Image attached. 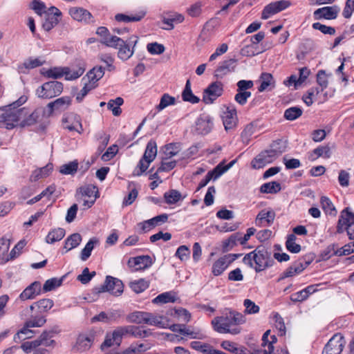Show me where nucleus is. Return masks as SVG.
<instances>
[{
	"label": "nucleus",
	"instance_id": "20e7f679",
	"mask_svg": "<svg viewBox=\"0 0 354 354\" xmlns=\"http://www.w3.org/2000/svg\"><path fill=\"white\" fill-rule=\"evenodd\" d=\"M157 156V145L153 140H150L146 147L144 155L140 160L137 167L133 171L134 176H141L149 167Z\"/></svg>",
	"mask_w": 354,
	"mask_h": 354
},
{
	"label": "nucleus",
	"instance_id": "c85d7f7f",
	"mask_svg": "<svg viewBox=\"0 0 354 354\" xmlns=\"http://www.w3.org/2000/svg\"><path fill=\"white\" fill-rule=\"evenodd\" d=\"M45 60L42 57H29L19 66L21 73H26V70H30L42 66Z\"/></svg>",
	"mask_w": 354,
	"mask_h": 354
},
{
	"label": "nucleus",
	"instance_id": "cd10ccee",
	"mask_svg": "<svg viewBox=\"0 0 354 354\" xmlns=\"http://www.w3.org/2000/svg\"><path fill=\"white\" fill-rule=\"evenodd\" d=\"M68 71V67H52L50 68H42L41 74L47 78L59 79L65 76Z\"/></svg>",
	"mask_w": 354,
	"mask_h": 354
},
{
	"label": "nucleus",
	"instance_id": "bf43d9fd",
	"mask_svg": "<svg viewBox=\"0 0 354 354\" xmlns=\"http://www.w3.org/2000/svg\"><path fill=\"white\" fill-rule=\"evenodd\" d=\"M53 301L50 299H42L37 301V312L39 313L48 311L53 306Z\"/></svg>",
	"mask_w": 354,
	"mask_h": 354
},
{
	"label": "nucleus",
	"instance_id": "a18cd8bd",
	"mask_svg": "<svg viewBox=\"0 0 354 354\" xmlns=\"http://www.w3.org/2000/svg\"><path fill=\"white\" fill-rule=\"evenodd\" d=\"M176 297L174 293L171 292H166L158 295L155 297L152 302L153 304H167L169 302H175Z\"/></svg>",
	"mask_w": 354,
	"mask_h": 354
},
{
	"label": "nucleus",
	"instance_id": "6ab92c4d",
	"mask_svg": "<svg viewBox=\"0 0 354 354\" xmlns=\"http://www.w3.org/2000/svg\"><path fill=\"white\" fill-rule=\"evenodd\" d=\"M222 119L225 131H228L234 129L238 121L236 109L227 107L223 112Z\"/></svg>",
	"mask_w": 354,
	"mask_h": 354
},
{
	"label": "nucleus",
	"instance_id": "a878e982",
	"mask_svg": "<svg viewBox=\"0 0 354 354\" xmlns=\"http://www.w3.org/2000/svg\"><path fill=\"white\" fill-rule=\"evenodd\" d=\"M44 111L41 109H35L31 114H28L22 118L20 122L21 127L31 126L41 120Z\"/></svg>",
	"mask_w": 354,
	"mask_h": 354
},
{
	"label": "nucleus",
	"instance_id": "dca6fc26",
	"mask_svg": "<svg viewBox=\"0 0 354 354\" xmlns=\"http://www.w3.org/2000/svg\"><path fill=\"white\" fill-rule=\"evenodd\" d=\"M62 15V12L56 7H50L48 12L46 14V19L43 23V28L46 31H49L53 28L59 23V17Z\"/></svg>",
	"mask_w": 354,
	"mask_h": 354
},
{
	"label": "nucleus",
	"instance_id": "bb28decb",
	"mask_svg": "<svg viewBox=\"0 0 354 354\" xmlns=\"http://www.w3.org/2000/svg\"><path fill=\"white\" fill-rule=\"evenodd\" d=\"M93 340V335L81 334L77 337L75 348L80 352L86 351L90 348Z\"/></svg>",
	"mask_w": 354,
	"mask_h": 354
},
{
	"label": "nucleus",
	"instance_id": "4be33fe9",
	"mask_svg": "<svg viewBox=\"0 0 354 354\" xmlns=\"http://www.w3.org/2000/svg\"><path fill=\"white\" fill-rule=\"evenodd\" d=\"M236 65L235 59H230L223 62L215 71V76L222 78L225 75L234 71Z\"/></svg>",
	"mask_w": 354,
	"mask_h": 354
},
{
	"label": "nucleus",
	"instance_id": "ddd939ff",
	"mask_svg": "<svg viewBox=\"0 0 354 354\" xmlns=\"http://www.w3.org/2000/svg\"><path fill=\"white\" fill-rule=\"evenodd\" d=\"M311 260H306L304 258L299 259L294 262L288 268H287L282 274L279 279L291 277L303 272L305 268L310 263Z\"/></svg>",
	"mask_w": 354,
	"mask_h": 354
},
{
	"label": "nucleus",
	"instance_id": "aec40b11",
	"mask_svg": "<svg viewBox=\"0 0 354 354\" xmlns=\"http://www.w3.org/2000/svg\"><path fill=\"white\" fill-rule=\"evenodd\" d=\"M69 14L76 21L90 23L93 21L92 15L86 9L78 7L70 8Z\"/></svg>",
	"mask_w": 354,
	"mask_h": 354
},
{
	"label": "nucleus",
	"instance_id": "f8f14e48",
	"mask_svg": "<svg viewBox=\"0 0 354 354\" xmlns=\"http://www.w3.org/2000/svg\"><path fill=\"white\" fill-rule=\"evenodd\" d=\"M53 342L54 341L50 339L49 333L44 332L38 339L22 344L21 348L26 353H30L32 349L36 348L39 346H49L53 343Z\"/></svg>",
	"mask_w": 354,
	"mask_h": 354
},
{
	"label": "nucleus",
	"instance_id": "13d9d810",
	"mask_svg": "<svg viewBox=\"0 0 354 354\" xmlns=\"http://www.w3.org/2000/svg\"><path fill=\"white\" fill-rule=\"evenodd\" d=\"M78 168V162L77 160H74L68 162V164H64L61 166L59 171L60 173L65 175H73L76 173Z\"/></svg>",
	"mask_w": 354,
	"mask_h": 354
},
{
	"label": "nucleus",
	"instance_id": "5701e85b",
	"mask_svg": "<svg viewBox=\"0 0 354 354\" xmlns=\"http://www.w3.org/2000/svg\"><path fill=\"white\" fill-rule=\"evenodd\" d=\"M232 257L229 256H223L216 260L212 268V272L214 276L221 275L232 263Z\"/></svg>",
	"mask_w": 354,
	"mask_h": 354
},
{
	"label": "nucleus",
	"instance_id": "f257e3e1",
	"mask_svg": "<svg viewBox=\"0 0 354 354\" xmlns=\"http://www.w3.org/2000/svg\"><path fill=\"white\" fill-rule=\"evenodd\" d=\"M245 322L243 315L236 311H230L225 315L215 317L212 321L214 329L220 333H230L237 335L241 333V328L239 326Z\"/></svg>",
	"mask_w": 354,
	"mask_h": 354
},
{
	"label": "nucleus",
	"instance_id": "052dcab7",
	"mask_svg": "<svg viewBox=\"0 0 354 354\" xmlns=\"http://www.w3.org/2000/svg\"><path fill=\"white\" fill-rule=\"evenodd\" d=\"M30 327L27 326V322H26L25 326L22 329H21L14 337L15 341L24 340L26 339H28L32 337V330L30 329Z\"/></svg>",
	"mask_w": 354,
	"mask_h": 354
},
{
	"label": "nucleus",
	"instance_id": "338daca9",
	"mask_svg": "<svg viewBox=\"0 0 354 354\" xmlns=\"http://www.w3.org/2000/svg\"><path fill=\"white\" fill-rule=\"evenodd\" d=\"M225 172V171H224L223 162H222L216 165L212 170L209 171L207 174L209 176L211 180H216Z\"/></svg>",
	"mask_w": 354,
	"mask_h": 354
},
{
	"label": "nucleus",
	"instance_id": "f3484780",
	"mask_svg": "<svg viewBox=\"0 0 354 354\" xmlns=\"http://www.w3.org/2000/svg\"><path fill=\"white\" fill-rule=\"evenodd\" d=\"M212 127V118L208 115L203 114L196 121L195 130L199 134L205 135L210 132Z\"/></svg>",
	"mask_w": 354,
	"mask_h": 354
},
{
	"label": "nucleus",
	"instance_id": "1a4fd4ad",
	"mask_svg": "<svg viewBox=\"0 0 354 354\" xmlns=\"http://www.w3.org/2000/svg\"><path fill=\"white\" fill-rule=\"evenodd\" d=\"M345 344L344 337L340 334L334 335L325 346L322 354H340Z\"/></svg>",
	"mask_w": 354,
	"mask_h": 354
},
{
	"label": "nucleus",
	"instance_id": "3c124183",
	"mask_svg": "<svg viewBox=\"0 0 354 354\" xmlns=\"http://www.w3.org/2000/svg\"><path fill=\"white\" fill-rule=\"evenodd\" d=\"M286 146L284 141L281 140H277L274 141L271 145L269 150L274 153L275 156L278 158L282 153L286 151Z\"/></svg>",
	"mask_w": 354,
	"mask_h": 354
},
{
	"label": "nucleus",
	"instance_id": "2eb2a0df",
	"mask_svg": "<svg viewBox=\"0 0 354 354\" xmlns=\"http://www.w3.org/2000/svg\"><path fill=\"white\" fill-rule=\"evenodd\" d=\"M290 5V2L286 0H281L271 3L266 6L262 12V19H267L271 15L283 10Z\"/></svg>",
	"mask_w": 354,
	"mask_h": 354
},
{
	"label": "nucleus",
	"instance_id": "412c9836",
	"mask_svg": "<svg viewBox=\"0 0 354 354\" xmlns=\"http://www.w3.org/2000/svg\"><path fill=\"white\" fill-rule=\"evenodd\" d=\"M275 213L273 210L263 209L257 214L255 223L257 226H269L274 222Z\"/></svg>",
	"mask_w": 354,
	"mask_h": 354
},
{
	"label": "nucleus",
	"instance_id": "09e8293b",
	"mask_svg": "<svg viewBox=\"0 0 354 354\" xmlns=\"http://www.w3.org/2000/svg\"><path fill=\"white\" fill-rule=\"evenodd\" d=\"M296 236L294 234L288 236L286 246L288 251L292 253H298L301 251V245L295 243Z\"/></svg>",
	"mask_w": 354,
	"mask_h": 354
},
{
	"label": "nucleus",
	"instance_id": "423d86ee",
	"mask_svg": "<svg viewBox=\"0 0 354 354\" xmlns=\"http://www.w3.org/2000/svg\"><path fill=\"white\" fill-rule=\"evenodd\" d=\"M127 334L136 338H145L151 335V331L136 326H120L114 330V337L118 342L122 341V337Z\"/></svg>",
	"mask_w": 354,
	"mask_h": 354
},
{
	"label": "nucleus",
	"instance_id": "72a5a7b5",
	"mask_svg": "<svg viewBox=\"0 0 354 354\" xmlns=\"http://www.w3.org/2000/svg\"><path fill=\"white\" fill-rule=\"evenodd\" d=\"M65 236V230L63 228L58 227L50 230L46 237V242L53 244L55 242L59 241Z\"/></svg>",
	"mask_w": 354,
	"mask_h": 354
},
{
	"label": "nucleus",
	"instance_id": "49530a36",
	"mask_svg": "<svg viewBox=\"0 0 354 354\" xmlns=\"http://www.w3.org/2000/svg\"><path fill=\"white\" fill-rule=\"evenodd\" d=\"M97 243H98V240L96 238H92L88 241L81 252V259L82 261H86L88 259L94 248L95 244Z\"/></svg>",
	"mask_w": 354,
	"mask_h": 354
},
{
	"label": "nucleus",
	"instance_id": "864d4df0",
	"mask_svg": "<svg viewBox=\"0 0 354 354\" xmlns=\"http://www.w3.org/2000/svg\"><path fill=\"white\" fill-rule=\"evenodd\" d=\"M176 103V98L170 96L167 93H165L162 95L159 104L156 109L158 111H160L167 107L169 105H174Z\"/></svg>",
	"mask_w": 354,
	"mask_h": 354
},
{
	"label": "nucleus",
	"instance_id": "b1692460",
	"mask_svg": "<svg viewBox=\"0 0 354 354\" xmlns=\"http://www.w3.org/2000/svg\"><path fill=\"white\" fill-rule=\"evenodd\" d=\"M147 12L144 9H141L137 11L135 14L125 15V14H117L115 16V19L117 21L121 22H137L141 21L146 15Z\"/></svg>",
	"mask_w": 354,
	"mask_h": 354
},
{
	"label": "nucleus",
	"instance_id": "c03bdc74",
	"mask_svg": "<svg viewBox=\"0 0 354 354\" xmlns=\"http://www.w3.org/2000/svg\"><path fill=\"white\" fill-rule=\"evenodd\" d=\"M101 43L109 47L117 48L118 46H122L124 44V40L120 37L109 34L106 37L101 40Z\"/></svg>",
	"mask_w": 354,
	"mask_h": 354
},
{
	"label": "nucleus",
	"instance_id": "7c9ffc66",
	"mask_svg": "<svg viewBox=\"0 0 354 354\" xmlns=\"http://www.w3.org/2000/svg\"><path fill=\"white\" fill-rule=\"evenodd\" d=\"M133 263L135 270H145L150 267L152 264L151 259L149 256H139L129 261V263Z\"/></svg>",
	"mask_w": 354,
	"mask_h": 354
},
{
	"label": "nucleus",
	"instance_id": "e2e57ef3",
	"mask_svg": "<svg viewBox=\"0 0 354 354\" xmlns=\"http://www.w3.org/2000/svg\"><path fill=\"white\" fill-rule=\"evenodd\" d=\"M237 234H232L227 239L225 240L223 242V250L224 252H227L232 250L234 246L237 245V240H238Z\"/></svg>",
	"mask_w": 354,
	"mask_h": 354
},
{
	"label": "nucleus",
	"instance_id": "6e6d98bb",
	"mask_svg": "<svg viewBox=\"0 0 354 354\" xmlns=\"http://www.w3.org/2000/svg\"><path fill=\"white\" fill-rule=\"evenodd\" d=\"M129 286L136 293H140L149 287V283L145 279H140L131 281L129 283Z\"/></svg>",
	"mask_w": 354,
	"mask_h": 354
},
{
	"label": "nucleus",
	"instance_id": "774afa93",
	"mask_svg": "<svg viewBox=\"0 0 354 354\" xmlns=\"http://www.w3.org/2000/svg\"><path fill=\"white\" fill-rule=\"evenodd\" d=\"M149 346L144 344H140L138 346H131L129 348L126 349L122 354H141L144 351L148 350Z\"/></svg>",
	"mask_w": 354,
	"mask_h": 354
},
{
	"label": "nucleus",
	"instance_id": "0e129e2a",
	"mask_svg": "<svg viewBox=\"0 0 354 354\" xmlns=\"http://www.w3.org/2000/svg\"><path fill=\"white\" fill-rule=\"evenodd\" d=\"M80 192L83 196L90 198L94 197L95 199H96L98 193L97 187L93 185H88L81 187Z\"/></svg>",
	"mask_w": 354,
	"mask_h": 354
},
{
	"label": "nucleus",
	"instance_id": "8fccbe9b",
	"mask_svg": "<svg viewBox=\"0 0 354 354\" xmlns=\"http://www.w3.org/2000/svg\"><path fill=\"white\" fill-rule=\"evenodd\" d=\"M261 85L259 87V91L263 92L268 89L270 86H274L273 77L270 73H262L261 76Z\"/></svg>",
	"mask_w": 354,
	"mask_h": 354
},
{
	"label": "nucleus",
	"instance_id": "f03ea898",
	"mask_svg": "<svg viewBox=\"0 0 354 354\" xmlns=\"http://www.w3.org/2000/svg\"><path fill=\"white\" fill-rule=\"evenodd\" d=\"M28 100L26 95H21L17 100L6 106L5 111L0 115V128L12 129L21 122L28 113L26 108L18 109Z\"/></svg>",
	"mask_w": 354,
	"mask_h": 354
},
{
	"label": "nucleus",
	"instance_id": "a19ab883",
	"mask_svg": "<svg viewBox=\"0 0 354 354\" xmlns=\"http://www.w3.org/2000/svg\"><path fill=\"white\" fill-rule=\"evenodd\" d=\"M180 149V145L179 143H169L165 146L164 156L166 157V159H170L177 155Z\"/></svg>",
	"mask_w": 354,
	"mask_h": 354
},
{
	"label": "nucleus",
	"instance_id": "4468645a",
	"mask_svg": "<svg viewBox=\"0 0 354 354\" xmlns=\"http://www.w3.org/2000/svg\"><path fill=\"white\" fill-rule=\"evenodd\" d=\"M340 9L337 6H326L317 9L313 15L315 19H325L328 20L337 18Z\"/></svg>",
	"mask_w": 354,
	"mask_h": 354
},
{
	"label": "nucleus",
	"instance_id": "603ef678",
	"mask_svg": "<svg viewBox=\"0 0 354 354\" xmlns=\"http://www.w3.org/2000/svg\"><path fill=\"white\" fill-rule=\"evenodd\" d=\"M302 109L297 106H292L284 112V118L288 120H295L302 115Z\"/></svg>",
	"mask_w": 354,
	"mask_h": 354
},
{
	"label": "nucleus",
	"instance_id": "c756f323",
	"mask_svg": "<svg viewBox=\"0 0 354 354\" xmlns=\"http://www.w3.org/2000/svg\"><path fill=\"white\" fill-rule=\"evenodd\" d=\"M104 75V68L102 66H95L86 74L87 82L91 85L96 86V83Z\"/></svg>",
	"mask_w": 354,
	"mask_h": 354
},
{
	"label": "nucleus",
	"instance_id": "de8ad7c7",
	"mask_svg": "<svg viewBox=\"0 0 354 354\" xmlns=\"http://www.w3.org/2000/svg\"><path fill=\"white\" fill-rule=\"evenodd\" d=\"M71 104V99L68 97H62L53 102H50L48 106L50 109H66Z\"/></svg>",
	"mask_w": 354,
	"mask_h": 354
},
{
	"label": "nucleus",
	"instance_id": "58836bf2",
	"mask_svg": "<svg viewBox=\"0 0 354 354\" xmlns=\"http://www.w3.org/2000/svg\"><path fill=\"white\" fill-rule=\"evenodd\" d=\"M320 203L323 210L326 214L335 216L337 214V210L332 203V201L327 196H322L320 198Z\"/></svg>",
	"mask_w": 354,
	"mask_h": 354
},
{
	"label": "nucleus",
	"instance_id": "7ed1b4c3",
	"mask_svg": "<svg viewBox=\"0 0 354 354\" xmlns=\"http://www.w3.org/2000/svg\"><path fill=\"white\" fill-rule=\"evenodd\" d=\"M243 262L254 268L257 272L265 270L274 263L271 252L263 245L258 246L254 250L245 254Z\"/></svg>",
	"mask_w": 354,
	"mask_h": 354
},
{
	"label": "nucleus",
	"instance_id": "37998d69",
	"mask_svg": "<svg viewBox=\"0 0 354 354\" xmlns=\"http://www.w3.org/2000/svg\"><path fill=\"white\" fill-rule=\"evenodd\" d=\"M146 312L136 311L129 314L127 319L130 323H135L138 324H145V319L147 316Z\"/></svg>",
	"mask_w": 354,
	"mask_h": 354
},
{
	"label": "nucleus",
	"instance_id": "473e14b6",
	"mask_svg": "<svg viewBox=\"0 0 354 354\" xmlns=\"http://www.w3.org/2000/svg\"><path fill=\"white\" fill-rule=\"evenodd\" d=\"M185 198V196H183L181 193L176 189H169L164 194L165 201L169 205L176 204Z\"/></svg>",
	"mask_w": 354,
	"mask_h": 354
},
{
	"label": "nucleus",
	"instance_id": "9d476101",
	"mask_svg": "<svg viewBox=\"0 0 354 354\" xmlns=\"http://www.w3.org/2000/svg\"><path fill=\"white\" fill-rule=\"evenodd\" d=\"M223 91V84L219 82H215L210 84L204 91L203 101L205 104H212Z\"/></svg>",
	"mask_w": 354,
	"mask_h": 354
},
{
	"label": "nucleus",
	"instance_id": "69168bd1",
	"mask_svg": "<svg viewBox=\"0 0 354 354\" xmlns=\"http://www.w3.org/2000/svg\"><path fill=\"white\" fill-rule=\"evenodd\" d=\"M254 131L255 127L252 124H248L241 133L242 141L245 144H248Z\"/></svg>",
	"mask_w": 354,
	"mask_h": 354
},
{
	"label": "nucleus",
	"instance_id": "9b49d317",
	"mask_svg": "<svg viewBox=\"0 0 354 354\" xmlns=\"http://www.w3.org/2000/svg\"><path fill=\"white\" fill-rule=\"evenodd\" d=\"M277 158L274 153L269 149L264 150L251 161V167L254 169H261L268 164L274 162Z\"/></svg>",
	"mask_w": 354,
	"mask_h": 354
},
{
	"label": "nucleus",
	"instance_id": "39448f33",
	"mask_svg": "<svg viewBox=\"0 0 354 354\" xmlns=\"http://www.w3.org/2000/svg\"><path fill=\"white\" fill-rule=\"evenodd\" d=\"M346 230L350 240L354 241V214L346 207L341 212L337 226V232L342 233Z\"/></svg>",
	"mask_w": 354,
	"mask_h": 354
},
{
	"label": "nucleus",
	"instance_id": "ea45409f",
	"mask_svg": "<svg viewBox=\"0 0 354 354\" xmlns=\"http://www.w3.org/2000/svg\"><path fill=\"white\" fill-rule=\"evenodd\" d=\"M64 277L65 276H63L60 278L55 277L46 280L43 286L44 292H49L59 287L62 284Z\"/></svg>",
	"mask_w": 354,
	"mask_h": 354
},
{
	"label": "nucleus",
	"instance_id": "5fc2aeb1",
	"mask_svg": "<svg viewBox=\"0 0 354 354\" xmlns=\"http://www.w3.org/2000/svg\"><path fill=\"white\" fill-rule=\"evenodd\" d=\"M120 48L118 50V57L122 60H127L133 54V49H131L129 45L126 44L124 41V44L122 43V46H119Z\"/></svg>",
	"mask_w": 354,
	"mask_h": 354
},
{
	"label": "nucleus",
	"instance_id": "4c0bfd02",
	"mask_svg": "<svg viewBox=\"0 0 354 354\" xmlns=\"http://www.w3.org/2000/svg\"><path fill=\"white\" fill-rule=\"evenodd\" d=\"M123 103L124 100L120 97H118L115 100H110L107 102V108L112 111L113 115L118 116L122 113L120 106L122 105Z\"/></svg>",
	"mask_w": 354,
	"mask_h": 354
},
{
	"label": "nucleus",
	"instance_id": "0eeeda50",
	"mask_svg": "<svg viewBox=\"0 0 354 354\" xmlns=\"http://www.w3.org/2000/svg\"><path fill=\"white\" fill-rule=\"evenodd\" d=\"M62 91V83L57 81H50L39 86L36 90V94L39 97L50 99L59 95Z\"/></svg>",
	"mask_w": 354,
	"mask_h": 354
},
{
	"label": "nucleus",
	"instance_id": "f704fd0d",
	"mask_svg": "<svg viewBox=\"0 0 354 354\" xmlns=\"http://www.w3.org/2000/svg\"><path fill=\"white\" fill-rule=\"evenodd\" d=\"M182 98L183 101L192 104H196L200 101V99L193 94L191 88V83L189 80L187 81L184 90L183 91Z\"/></svg>",
	"mask_w": 354,
	"mask_h": 354
},
{
	"label": "nucleus",
	"instance_id": "e433bc0d",
	"mask_svg": "<svg viewBox=\"0 0 354 354\" xmlns=\"http://www.w3.org/2000/svg\"><path fill=\"white\" fill-rule=\"evenodd\" d=\"M82 241V236L78 233H75L69 236L65 241L64 248L68 252L77 247Z\"/></svg>",
	"mask_w": 354,
	"mask_h": 354
},
{
	"label": "nucleus",
	"instance_id": "393cba45",
	"mask_svg": "<svg viewBox=\"0 0 354 354\" xmlns=\"http://www.w3.org/2000/svg\"><path fill=\"white\" fill-rule=\"evenodd\" d=\"M41 292V284L38 281H35L28 286L19 295V298L23 300L34 299Z\"/></svg>",
	"mask_w": 354,
	"mask_h": 354
},
{
	"label": "nucleus",
	"instance_id": "4d7b16f0",
	"mask_svg": "<svg viewBox=\"0 0 354 354\" xmlns=\"http://www.w3.org/2000/svg\"><path fill=\"white\" fill-rule=\"evenodd\" d=\"M168 215L167 214H162L156 216L151 219L145 221V225H148L149 228H153L162 223H165L167 221Z\"/></svg>",
	"mask_w": 354,
	"mask_h": 354
},
{
	"label": "nucleus",
	"instance_id": "680f3d73",
	"mask_svg": "<svg viewBox=\"0 0 354 354\" xmlns=\"http://www.w3.org/2000/svg\"><path fill=\"white\" fill-rule=\"evenodd\" d=\"M263 51H264V49L260 50L258 49V47L257 46L251 44V45H247L245 47H243L241 50V53L243 56L252 57V56H255L256 55H258Z\"/></svg>",
	"mask_w": 354,
	"mask_h": 354
},
{
	"label": "nucleus",
	"instance_id": "2f4dec72",
	"mask_svg": "<svg viewBox=\"0 0 354 354\" xmlns=\"http://www.w3.org/2000/svg\"><path fill=\"white\" fill-rule=\"evenodd\" d=\"M146 313L147 315L146 316L145 324L155 326L159 328L167 327L168 324L162 316H157L148 312H146Z\"/></svg>",
	"mask_w": 354,
	"mask_h": 354
},
{
	"label": "nucleus",
	"instance_id": "6e6552de",
	"mask_svg": "<svg viewBox=\"0 0 354 354\" xmlns=\"http://www.w3.org/2000/svg\"><path fill=\"white\" fill-rule=\"evenodd\" d=\"M124 290V285L121 280L118 278L107 276L102 286L97 288L98 293L109 292L115 296H120Z\"/></svg>",
	"mask_w": 354,
	"mask_h": 354
},
{
	"label": "nucleus",
	"instance_id": "a211bd4d",
	"mask_svg": "<svg viewBox=\"0 0 354 354\" xmlns=\"http://www.w3.org/2000/svg\"><path fill=\"white\" fill-rule=\"evenodd\" d=\"M63 127L70 131H77L81 133L83 131L82 123L78 116L69 114L62 119Z\"/></svg>",
	"mask_w": 354,
	"mask_h": 354
},
{
	"label": "nucleus",
	"instance_id": "c9c22d12",
	"mask_svg": "<svg viewBox=\"0 0 354 354\" xmlns=\"http://www.w3.org/2000/svg\"><path fill=\"white\" fill-rule=\"evenodd\" d=\"M331 152L328 146H322L315 149L309 156L310 160H315L319 157L328 158L330 157Z\"/></svg>",
	"mask_w": 354,
	"mask_h": 354
},
{
	"label": "nucleus",
	"instance_id": "79ce46f5",
	"mask_svg": "<svg viewBox=\"0 0 354 354\" xmlns=\"http://www.w3.org/2000/svg\"><path fill=\"white\" fill-rule=\"evenodd\" d=\"M281 189L280 183L272 181L263 184L261 186L260 191L262 193L276 194L279 192Z\"/></svg>",
	"mask_w": 354,
	"mask_h": 354
}]
</instances>
